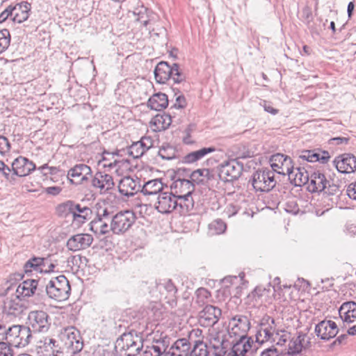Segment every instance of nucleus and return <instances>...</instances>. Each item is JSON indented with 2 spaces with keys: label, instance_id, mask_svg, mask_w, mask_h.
<instances>
[{
  "label": "nucleus",
  "instance_id": "obj_50",
  "mask_svg": "<svg viewBox=\"0 0 356 356\" xmlns=\"http://www.w3.org/2000/svg\"><path fill=\"white\" fill-rule=\"evenodd\" d=\"M241 341L240 343H238L235 345L234 348L235 351H240L239 355H243L244 353H247L248 350L250 348V345L248 343H242Z\"/></svg>",
  "mask_w": 356,
  "mask_h": 356
},
{
  "label": "nucleus",
  "instance_id": "obj_36",
  "mask_svg": "<svg viewBox=\"0 0 356 356\" xmlns=\"http://www.w3.org/2000/svg\"><path fill=\"white\" fill-rule=\"evenodd\" d=\"M163 183L159 179H153L146 182L142 189L145 195H154L161 191Z\"/></svg>",
  "mask_w": 356,
  "mask_h": 356
},
{
  "label": "nucleus",
  "instance_id": "obj_57",
  "mask_svg": "<svg viewBox=\"0 0 356 356\" xmlns=\"http://www.w3.org/2000/svg\"><path fill=\"white\" fill-rule=\"evenodd\" d=\"M196 295L197 298H200L201 297L208 298L210 296V293L207 289L204 288H200L197 290Z\"/></svg>",
  "mask_w": 356,
  "mask_h": 356
},
{
  "label": "nucleus",
  "instance_id": "obj_12",
  "mask_svg": "<svg viewBox=\"0 0 356 356\" xmlns=\"http://www.w3.org/2000/svg\"><path fill=\"white\" fill-rule=\"evenodd\" d=\"M221 315V310L212 305H207L199 314L198 321L202 326L210 327L216 324Z\"/></svg>",
  "mask_w": 356,
  "mask_h": 356
},
{
  "label": "nucleus",
  "instance_id": "obj_24",
  "mask_svg": "<svg viewBox=\"0 0 356 356\" xmlns=\"http://www.w3.org/2000/svg\"><path fill=\"white\" fill-rule=\"evenodd\" d=\"M70 211L73 215V222L77 226H80L90 220L92 216V211L90 208L87 207H81L79 204L72 206Z\"/></svg>",
  "mask_w": 356,
  "mask_h": 356
},
{
  "label": "nucleus",
  "instance_id": "obj_18",
  "mask_svg": "<svg viewBox=\"0 0 356 356\" xmlns=\"http://www.w3.org/2000/svg\"><path fill=\"white\" fill-rule=\"evenodd\" d=\"M338 331L337 324L332 321H323L316 327L318 337L324 340H329L334 337Z\"/></svg>",
  "mask_w": 356,
  "mask_h": 356
},
{
  "label": "nucleus",
  "instance_id": "obj_29",
  "mask_svg": "<svg viewBox=\"0 0 356 356\" xmlns=\"http://www.w3.org/2000/svg\"><path fill=\"white\" fill-rule=\"evenodd\" d=\"M168 105V96L161 92L153 95L148 100V106L151 109L161 111Z\"/></svg>",
  "mask_w": 356,
  "mask_h": 356
},
{
  "label": "nucleus",
  "instance_id": "obj_46",
  "mask_svg": "<svg viewBox=\"0 0 356 356\" xmlns=\"http://www.w3.org/2000/svg\"><path fill=\"white\" fill-rule=\"evenodd\" d=\"M10 144L7 138L0 136V154L6 155L10 152Z\"/></svg>",
  "mask_w": 356,
  "mask_h": 356
},
{
  "label": "nucleus",
  "instance_id": "obj_21",
  "mask_svg": "<svg viewBox=\"0 0 356 356\" xmlns=\"http://www.w3.org/2000/svg\"><path fill=\"white\" fill-rule=\"evenodd\" d=\"M92 186L99 189V193H104L114 186V181L111 175L99 171L92 179Z\"/></svg>",
  "mask_w": 356,
  "mask_h": 356
},
{
  "label": "nucleus",
  "instance_id": "obj_8",
  "mask_svg": "<svg viewBox=\"0 0 356 356\" xmlns=\"http://www.w3.org/2000/svg\"><path fill=\"white\" fill-rule=\"evenodd\" d=\"M275 185V181L272 172L257 171L253 176L252 186L259 191H268Z\"/></svg>",
  "mask_w": 356,
  "mask_h": 356
},
{
  "label": "nucleus",
  "instance_id": "obj_33",
  "mask_svg": "<svg viewBox=\"0 0 356 356\" xmlns=\"http://www.w3.org/2000/svg\"><path fill=\"white\" fill-rule=\"evenodd\" d=\"M21 299L17 295L7 298L4 302V310L9 314H16L22 310Z\"/></svg>",
  "mask_w": 356,
  "mask_h": 356
},
{
  "label": "nucleus",
  "instance_id": "obj_38",
  "mask_svg": "<svg viewBox=\"0 0 356 356\" xmlns=\"http://www.w3.org/2000/svg\"><path fill=\"white\" fill-rule=\"evenodd\" d=\"M226 228V224L222 220H216L209 225L208 234L210 236L221 234L225 232Z\"/></svg>",
  "mask_w": 356,
  "mask_h": 356
},
{
  "label": "nucleus",
  "instance_id": "obj_15",
  "mask_svg": "<svg viewBox=\"0 0 356 356\" xmlns=\"http://www.w3.org/2000/svg\"><path fill=\"white\" fill-rule=\"evenodd\" d=\"M13 173L19 177H25L35 169V163L27 158L19 156L16 158L11 165Z\"/></svg>",
  "mask_w": 356,
  "mask_h": 356
},
{
  "label": "nucleus",
  "instance_id": "obj_9",
  "mask_svg": "<svg viewBox=\"0 0 356 356\" xmlns=\"http://www.w3.org/2000/svg\"><path fill=\"white\" fill-rule=\"evenodd\" d=\"M270 163L272 169L280 175H288L293 169L292 159L284 154H276L271 156Z\"/></svg>",
  "mask_w": 356,
  "mask_h": 356
},
{
  "label": "nucleus",
  "instance_id": "obj_22",
  "mask_svg": "<svg viewBox=\"0 0 356 356\" xmlns=\"http://www.w3.org/2000/svg\"><path fill=\"white\" fill-rule=\"evenodd\" d=\"M327 183L325 175L316 170L310 175L307 188L312 193L321 192L326 188Z\"/></svg>",
  "mask_w": 356,
  "mask_h": 356
},
{
  "label": "nucleus",
  "instance_id": "obj_14",
  "mask_svg": "<svg viewBox=\"0 0 356 356\" xmlns=\"http://www.w3.org/2000/svg\"><path fill=\"white\" fill-rule=\"evenodd\" d=\"M93 238L88 234H78L71 236L67 241L69 250L76 252L85 250L92 243Z\"/></svg>",
  "mask_w": 356,
  "mask_h": 356
},
{
  "label": "nucleus",
  "instance_id": "obj_62",
  "mask_svg": "<svg viewBox=\"0 0 356 356\" xmlns=\"http://www.w3.org/2000/svg\"><path fill=\"white\" fill-rule=\"evenodd\" d=\"M5 327L0 324V341L4 339Z\"/></svg>",
  "mask_w": 356,
  "mask_h": 356
},
{
  "label": "nucleus",
  "instance_id": "obj_32",
  "mask_svg": "<svg viewBox=\"0 0 356 356\" xmlns=\"http://www.w3.org/2000/svg\"><path fill=\"white\" fill-rule=\"evenodd\" d=\"M148 149L149 147L145 145L144 139H142L130 145L126 152L134 159H137L141 156Z\"/></svg>",
  "mask_w": 356,
  "mask_h": 356
},
{
  "label": "nucleus",
  "instance_id": "obj_45",
  "mask_svg": "<svg viewBox=\"0 0 356 356\" xmlns=\"http://www.w3.org/2000/svg\"><path fill=\"white\" fill-rule=\"evenodd\" d=\"M272 336V332L268 328H261L256 336L257 341L259 343H264L265 341H268Z\"/></svg>",
  "mask_w": 356,
  "mask_h": 356
},
{
  "label": "nucleus",
  "instance_id": "obj_35",
  "mask_svg": "<svg viewBox=\"0 0 356 356\" xmlns=\"http://www.w3.org/2000/svg\"><path fill=\"white\" fill-rule=\"evenodd\" d=\"M111 227L101 218L94 219L90 222V229L97 235H102L108 232Z\"/></svg>",
  "mask_w": 356,
  "mask_h": 356
},
{
  "label": "nucleus",
  "instance_id": "obj_23",
  "mask_svg": "<svg viewBox=\"0 0 356 356\" xmlns=\"http://www.w3.org/2000/svg\"><path fill=\"white\" fill-rule=\"evenodd\" d=\"M31 6L27 1H22L12 7L13 20L17 23L25 22L29 17Z\"/></svg>",
  "mask_w": 356,
  "mask_h": 356
},
{
  "label": "nucleus",
  "instance_id": "obj_10",
  "mask_svg": "<svg viewBox=\"0 0 356 356\" xmlns=\"http://www.w3.org/2000/svg\"><path fill=\"white\" fill-rule=\"evenodd\" d=\"M29 327L33 332H40L48 329L47 315L42 311L31 312L29 315Z\"/></svg>",
  "mask_w": 356,
  "mask_h": 356
},
{
  "label": "nucleus",
  "instance_id": "obj_16",
  "mask_svg": "<svg viewBox=\"0 0 356 356\" xmlns=\"http://www.w3.org/2000/svg\"><path fill=\"white\" fill-rule=\"evenodd\" d=\"M337 170L342 173H351L356 170V157L350 154L338 156L334 161Z\"/></svg>",
  "mask_w": 356,
  "mask_h": 356
},
{
  "label": "nucleus",
  "instance_id": "obj_1",
  "mask_svg": "<svg viewBox=\"0 0 356 356\" xmlns=\"http://www.w3.org/2000/svg\"><path fill=\"white\" fill-rule=\"evenodd\" d=\"M59 339L62 343V350L75 354L83 348V342L78 330L73 327L65 328L60 331Z\"/></svg>",
  "mask_w": 356,
  "mask_h": 356
},
{
  "label": "nucleus",
  "instance_id": "obj_39",
  "mask_svg": "<svg viewBox=\"0 0 356 356\" xmlns=\"http://www.w3.org/2000/svg\"><path fill=\"white\" fill-rule=\"evenodd\" d=\"M177 198V205L180 207L182 211H188L193 207V200L190 192L184 195H179Z\"/></svg>",
  "mask_w": 356,
  "mask_h": 356
},
{
  "label": "nucleus",
  "instance_id": "obj_13",
  "mask_svg": "<svg viewBox=\"0 0 356 356\" xmlns=\"http://www.w3.org/2000/svg\"><path fill=\"white\" fill-rule=\"evenodd\" d=\"M177 206V196L172 193H161L155 204L156 209L162 213L172 212Z\"/></svg>",
  "mask_w": 356,
  "mask_h": 356
},
{
  "label": "nucleus",
  "instance_id": "obj_3",
  "mask_svg": "<svg viewBox=\"0 0 356 356\" xmlns=\"http://www.w3.org/2000/svg\"><path fill=\"white\" fill-rule=\"evenodd\" d=\"M307 336L302 333H298L293 336L288 332H282L277 344L287 347V353L295 355L300 353L306 346Z\"/></svg>",
  "mask_w": 356,
  "mask_h": 356
},
{
  "label": "nucleus",
  "instance_id": "obj_5",
  "mask_svg": "<svg viewBox=\"0 0 356 356\" xmlns=\"http://www.w3.org/2000/svg\"><path fill=\"white\" fill-rule=\"evenodd\" d=\"M154 76L156 82L159 83H165L170 78L175 82H179L181 80L178 65L175 64L170 66L166 62H160L157 64L154 70Z\"/></svg>",
  "mask_w": 356,
  "mask_h": 356
},
{
  "label": "nucleus",
  "instance_id": "obj_6",
  "mask_svg": "<svg viewBox=\"0 0 356 356\" xmlns=\"http://www.w3.org/2000/svg\"><path fill=\"white\" fill-rule=\"evenodd\" d=\"M136 217L134 213L130 211H121L115 214L113 217L111 229L115 234H122L126 232L135 222Z\"/></svg>",
  "mask_w": 356,
  "mask_h": 356
},
{
  "label": "nucleus",
  "instance_id": "obj_4",
  "mask_svg": "<svg viewBox=\"0 0 356 356\" xmlns=\"http://www.w3.org/2000/svg\"><path fill=\"white\" fill-rule=\"evenodd\" d=\"M250 327V323L245 316L237 315L232 317L228 323L227 330L230 337L243 339Z\"/></svg>",
  "mask_w": 356,
  "mask_h": 356
},
{
  "label": "nucleus",
  "instance_id": "obj_42",
  "mask_svg": "<svg viewBox=\"0 0 356 356\" xmlns=\"http://www.w3.org/2000/svg\"><path fill=\"white\" fill-rule=\"evenodd\" d=\"M43 264V259L39 257H34L29 259L24 265V271L26 273H31L32 271H38L40 270V266Z\"/></svg>",
  "mask_w": 356,
  "mask_h": 356
},
{
  "label": "nucleus",
  "instance_id": "obj_47",
  "mask_svg": "<svg viewBox=\"0 0 356 356\" xmlns=\"http://www.w3.org/2000/svg\"><path fill=\"white\" fill-rule=\"evenodd\" d=\"M10 346L5 342L0 341V356H13Z\"/></svg>",
  "mask_w": 356,
  "mask_h": 356
},
{
  "label": "nucleus",
  "instance_id": "obj_48",
  "mask_svg": "<svg viewBox=\"0 0 356 356\" xmlns=\"http://www.w3.org/2000/svg\"><path fill=\"white\" fill-rule=\"evenodd\" d=\"M193 354L194 356H207V350L203 343L197 344L193 350Z\"/></svg>",
  "mask_w": 356,
  "mask_h": 356
},
{
  "label": "nucleus",
  "instance_id": "obj_7",
  "mask_svg": "<svg viewBox=\"0 0 356 356\" xmlns=\"http://www.w3.org/2000/svg\"><path fill=\"white\" fill-rule=\"evenodd\" d=\"M30 337L29 328L25 326L13 325L7 331L6 339L10 344L19 347L28 344Z\"/></svg>",
  "mask_w": 356,
  "mask_h": 356
},
{
  "label": "nucleus",
  "instance_id": "obj_61",
  "mask_svg": "<svg viewBox=\"0 0 356 356\" xmlns=\"http://www.w3.org/2000/svg\"><path fill=\"white\" fill-rule=\"evenodd\" d=\"M354 8H355L354 3L353 1L350 2L348 5V9H347L348 15L349 17H351Z\"/></svg>",
  "mask_w": 356,
  "mask_h": 356
},
{
  "label": "nucleus",
  "instance_id": "obj_2",
  "mask_svg": "<svg viewBox=\"0 0 356 356\" xmlns=\"http://www.w3.org/2000/svg\"><path fill=\"white\" fill-rule=\"evenodd\" d=\"M70 286L64 275L53 278L47 286V293L58 302L65 301L70 296Z\"/></svg>",
  "mask_w": 356,
  "mask_h": 356
},
{
  "label": "nucleus",
  "instance_id": "obj_19",
  "mask_svg": "<svg viewBox=\"0 0 356 356\" xmlns=\"http://www.w3.org/2000/svg\"><path fill=\"white\" fill-rule=\"evenodd\" d=\"M234 161H226L219 168V177L225 181H231L240 175V170Z\"/></svg>",
  "mask_w": 356,
  "mask_h": 356
},
{
  "label": "nucleus",
  "instance_id": "obj_34",
  "mask_svg": "<svg viewBox=\"0 0 356 356\" xmlns=\"http://www.w3.org/2000/svg\"><path fill=\"white\" fill-rule=\"evenodd\" d=\"M132 170V165H131L128 159H118L115 165H113V171L118 176H127Z\"/></svg>",
  "mask_w": 356,
  "mask_h": 356
},
{
  "label": "nucleus",
  "instance_id": "obj_53",
  "mask_svg": "<svg viewBox=\"0 0 356 356\" xmlns=\"http://www.w3.org/2000/svg\"><path fill=\"white\" fill-rule=\"evenodd\" d=\"M347 195L349 197L356 200V181L348 185L347 188Z\"/></svg>",
  "mask_w": 356,
  "mask_h": 356
},
{
  "label": "nucleus",
  "instance_id": "obj_64",
  "mask_svg": "<svg viewBox=\"0 0 356 356\" xmlns=\"http://www.w3.org/2000/svg\"><path fill=\"white\" fill-rule=\"evenodd\" d=\"M330 28H331V29L332 30V31L334 33L336 31L335 24H334V22H331V23H330Z\"/></svg>",
  "mask_w": 356,
  "mask_h": 356
},
{
  "label": "nucleus",
  "instance_id": "obj_40",
  "mask_svg": "<svg viewBox=\"0 0 356 356\" xmlns=\"http://www.w3.org/2000/svg\"><path fill=\"white\" fill-rule=\"evenodd\" d=\"M120 341L122 343V348L125 350H135L139 349V346L137 343L134 341V337L131 334H123L120 339Z\"/></svg>",
  "mask_w": 356,
  "mask_h": 356
},
{
  "label": "nucleus",
  "instance_id": "obj_63",
  "mask_svg": "<svg viewBox=\"0 0 356 356\" xmlns=\"http://www.w3.org/2000/svg\"><path fill=\"white\" fill-rule=\"evenodd\" d=\"M302 50H303V52H304V54L305 55H310L311 54V51H312L311 49L307 45L303 46Z\"/></svg>",
  "mask_w": 356,
  "mask_h": 356
},
{
  "label": "nucleus",
  "instance_id": "obj_44",
  "mask_svg": "<svg viewBox=\"0 0 356 356\" xmlns=\"http://www.w3.org/2000/svg\"><path fill=\"white\" fill-rule=\"evenodd\" d=\"M274 297L275 298L281 299L284 298V300H286L285 297V293H288L290 295L293 292V288L291 286L283 285L282 286H277V288H274Z\"/></svg>",
  "mask_w": 356,
  "mask_h": 356
},
{
  "label": "nucleus",
  "instance_id": "obj_30",
  "mask_svg": "<svg viewBox=\"0 0 356 356\" xmlns=\"http://www.w3.org/2000/svg\"><path fill=\"white\" fill-rule=\"evenodd\" d=\"M38 282L35 280H27L22 282L17 288V296L20 297H29L36 290Z\"/></svg>",
  "mask_w": 356,
  "mask_h": 356
},
{
  "label": "nucleus",
  "instance_id": "obj_43",
  "mask_svg": "<svg viewBox=\"0 0 356 356\" xmlns=\"http://www.w3.org/2000/svg\"><path fill=\"white\" fill-rule=\"evenodd\" d=\"M10 43V35L8 29L0 31V54L5 51Z\"/></svg>",
  "mask_w": 356,
  "mask_h": 356
},
{
  "label": "nucleus",
  "instance_id": "obj_26",
  "mask_svg": "<svg viewBox=\"0 0 356 356\" xmlns=\"http://www.w3.org/2000/svg\"><path fill=\"white\" fill-rule=\"evenodd\" d=\"M339 316L343 321L348 323L356 321V303L354 302H346L341 305L339 310Z\"/></svg>",
  "mask_w": 356,
  "mask_h": 356
},
{
  "label": "nucleus",
  "instance_id": "obj_28",
  "mask_svg": "<svg viewBox=\"0 0 356 356\" xmlns=\"http://www.w3.org/2000/svg\"><path fill=\"white\" fill-rule=\"evenodd\" d=\"M289 179L296 186H301L309 182V175L304 168H296L290 170L288 174Z\"/></svg>",
  "mask_w": 356,
  "mask_h": 356
},
{
  "label": "nucleus",
  "instance_id": "obj_27",
  "mask_svg": "<svg viewBox=\"0 0 356 356\" xmlns=\"http://www.w3.org/2000/svg\"><path fill=\"white\" fill-rule=\"evenodd\" d=\"M138 183L129 175L124 177L119 182L118 188L121 194L124 195H132L138 190Z\"/></svg>",
  "mask_w": 356,
  "mask_h": 356
},
{
  "label": "nucleus",
  "instance_id": "obj_60",
  "mask_svg": "<svg viewBox=\"0 0 356 356\" xmlns=\"http://www.w3.org/2000/svg\"><path fill=\"white\" fill-rule=\"evenodd\" d=\"M0 171H1L3 175L8 178L10 173V168L3 161H0Z\"/></svg>",
  "mask_w": 356,
  "mask_h": 356
},
{
  "label": "nucleus",
  "instance_id": "obj_37",
  "mask_svg": "<svg viewBox=\"0 0 356 356\" xmlns=\"http://www.w3.org/2000/svg\"><path fill=\"white\" fill-rule=\"evenodd\" d=\"M214 151V147H204L197 151L189 153L186 156L185 159L187 162L193 163L201 159L207 154L211 153Z\"/></svg>",
  "mask_w": 356,
  "mask_h": 356
},
{
  "label": "nucleus",
  "instance_id": "obj_25",
  "mask_svg": "<svg viewBox=\"0 0 356 356\" xmlns=\"http://www.w3.org/2000/svg\"><path fill=\"white\" fill-rule=\"evenodd\" d=\"M172 123V118L166 113L157 114L149 122V127L153 131H161L167 129Z\"/></svg>",
  "mask_w": 356,
  "mask_h": 356
},
{
  "label": "nucleus",
  "instance_id": "obj_49",
  "mask_svg": "<svg viewBox=\"0 0 356 356\" xmlns=\"http://www.w3.org/2000/svg\"><path fill=\"white\" fill-rule=\"evenodd\" d=\"M38 170H40V173L45 177H47L49 175H54L57 172L56 168L49 167L46 164L40 167Z\"/></svg>",
  "mask_w": 356,
  "mask_h": 356
},
{
  "label": "nucleus",
  "instance_id": "obj_55",
  "mask_svg": "<svg viewBox=\"0 0 356 356\" xmlns=\"http://www.w3.org/2000/svg\"><path fill=\"white\" fill-rule=\"evenodd\" d=\"M169 350H170L172 356H187L188 353L186 350H178L177 347L172 346Z\"/></svg>",
  "mask_w": 356,
  "mask_h": 356
},
{
  "label": "nucleus",
  "instance_id": "obj_31",
  "mask_svg": "<svg viewBox=\"0 0 356 356\" xmlns=\"http://www.w3.org/2000/svg\"><path fill=\"white\" fill-rule=\"evenodd\" d=\"M117 158L114 154L104 152L102 158L97 161V166L99 171L108 170L112 172L113 165L116 162Z\"/></svg>",
  "mask_w": 356,
  "mask_h": 356
},
{
  "label": "nucleus",
  "instance_id": "obj_54",
  "mask_svg": "<svg viewBox=\"0 0 356 356\" xmlns=\"http://www.w3.org/2000/svg\"><path fill=\"white\" fill-rule=\"evenodd\" d=\"M152 349L154 350V353H152L153 356H172L170 350L161 353L158 346H153Z\"/></svg>",
  "mask_w": 356,
  "mask_h": 356
},
{
  "label": "nucleus",
  "instance_id": "obj_58",
  "mask_svg": "<svg viewBox=\"0 0 356 356\" xmlns=\"http://www.w3.org/2000/svg\"><path fill=\"white\" fill-rule=\"evenodd\" d=\"M61 191V188L59 186H51L47 187L45 189V192L51 195H58Z\"/></svg>",
  "mask_w": 356,
  "mask_h": 356
},
{
  "label": "nucleus",
  "instance_id": "obj_56",
  "mask_svg": "<svg viewBox=\"0 0 356 356\" xmlns=\"http://www.w3.org/2000/svg\"><path fill=\"white\" fill-rule=\"evenodd\" d=\"M263 106H264V110L266 112H268L272 115H276L278 113V111H279L278 109L275 108L270 103L265 102L264 103Z\"/></svg>",
  "mask_w": 356,
  "mask_h": 356
},
{
  "label": "nucleus",
  "instance_id": "obj_17",
  "mask_svg": "<svg viewBox=\"0 0 356 356\" xmlns=\"http://www.w3.org/2000/svg\"><path fill=\"white\" fill-rule=\"evenodd\" d=\"M91 169L85 164L76 165L68 172L70 181L74 184H81L91 177Z\"/></svg>",
  "mask_w": 356,
  "mask_h": 356
},
{
  "label": "nucleus",
  "instance_id": "obj_59",
  "mask_svg": "<svg viewBox=\"0 0 356 356\" xmlns=\"http://www.w3.org/2000/svg\"><path fill=\"white\" fill-rule=\"evenodd\" d=\"M260 356H279L278 353L275 348H268L264 350Z\"/></svg>",
  "mask_w": 356,
  "mask_h": 356
},
{
  "label": "nucleus",
  "instance_id": "obj_52",
  "mask_svg": "<svg viewBox=\"0 0 356 356\" xmlns=\"http://www.w3.org/2000/svg\"><path fill=\"white\" fill-rule=\"evenodd\" d=\"M12 6H10L7 8H6L1 14H0V24L6 21V19L10 17H13L12 15Z\"/></svg>",
  "mask_w": 356,
  "mask_h": 356
},
{
  "label": "nucleus",
  "instance_id": "obj_20",
  "mask_svg": "<svg viewBox=\"0 0 356 356\" xmlns=\"http://www.w3.org/2000/svg\"><path fill=\"white\" fill-rule=\"evenodd\" d=\"M299 158L307 162L313 163L318 161L321 163H325L330 159V156L327 151L305 149L300 152Z\"/></svg>",
  "mask_w": 356,
  "mask_h": 356
},
{
  "label": "nucleus",
  "instance_id": "obj_51",
  "mask_svg": "<svg viewBox=\"0 0 356 356\" xmlns=\"http://www.w3.org/2000/svg\"><path fill=\"white\" fill-rule=\"evenodd\" d=\"M177 347L178 350H186V352H189V344L187 343L186 340L184 339L177 340L173 345Z\"/></svg>",
  "mask_w": 356,
  "mask_h": 356
},
{
  "label": "nucleus",
  "instance_id": "obj_11",
  "mask_svg": "<svg viewBox=\"0 0 356 356\" xmlns=\"http://www.w3.org/2000/svg\"><path fill=\"white\" fill-rule=\"evenodd\" d=\"M56 340L46 338L38 342L35 348L38 356H59L63 353L61 347L56 344Z\"/></svg>",
  "mask_w": 356,
  "mask_h": 356
},
{
  "label": "nucleus",
  "instance_id": "obj_41",
  "mask_svg": "<svg viewBox=\"0 0 356 356\" xmlns=\"http://www.w3.org/2000/svg\"><path fill=\"white\" fill-rule=\"evenodd\" d=\"M178 321L179 318L176 315L170 314L163 318L161 325L166 330L172 331L177 327Z\"/></svg>",
  "mask_w": 356,
  "mask_h": 356
}]
</instances>
